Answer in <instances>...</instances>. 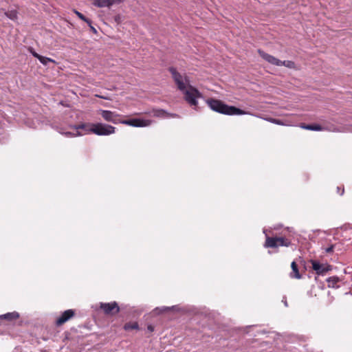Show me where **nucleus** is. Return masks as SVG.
Returning a JSON list of instances; mask_svg holds the SVG:
<instances>
[{"label": "nucleus", "instance_id": "f257e3e1", "mask_svg": "<svg viewBox=\"0 0 352 352\" xmlns=\"http://www.w3.org/2000/svg\"><path fill=\"white\" fill-rule=\"evenodd\" d=\"M208 107L214 111L228 115H245L247 112L235 106L228 105L220 100L208 98L206 100Z\"/></svg>", "mask_w": 352, "mask_h": 352}, {"label": "nucleus", "instance_id": "f03ea898", "mask_svg": "<svg viewBox=\"0 0 352 352\" xmlns=\"http://www.w3.org/2000/svg\"><path fill=\"white\" fill-rule=\"evenodd\" d=\"M184 95L185 100L194 109H198L197 99L203 98L202 94L195 87L188 85L186 88L182 91Z\"/></svg>", "mask_w": 352, "mask_h": 352}, {"label": "nucleus", "instance_id": "7ed1b4c3", "mask_svg": "<svg viewBox=\"0 0 352 352\" xmlns=\"http://www.w3.org/2000/svg\"><path fill=\"white\" fill-rule=\"evenodd\" d=\"M258 53L263 59L272 65L276 66H285L289 69H294L296 67L295 63L292 60H280L260 49L258 50Z\"/></svg>", "mask_w": 352, "mask_h": 352}, {"label": "nucleus", "instance_id": "20e7f679", "mask_svg": "<svg viewBox=\"0 0 352 352\" xmlns=\"http://www.w3.org/2000/svg\"><path fill=\"white\" fill-rule=\"evenodd\" d=\"M168 70L171 74L172 78L179 91H184L186 86L190 85L189 77L186 75H182L175 67H169Z\"/></svg>", "mask_w": 352, "mask_h": 352}, {"label": "nucleus", "instance_id": "39448f33", "mask_svg": "<svg viewBox=\"0 0 352 352\" xmlns=\"http://www.w3.org/2000/svg\"><path fill=\"white\" fill-rule=\"evenodd\" d=\"M292 245V241L285 236H269L266 235L264 247L266 248H277L279 246L289 247Z\"/></svg>", "mask_w": 352, "mask_h": 352}, {"label": "nucleus", "instance_id": "423d86ee", "mask_svg": "<svg viewBox=\"0 0 352 352\" xmlns=\"http://www.w3.org/2000/svg\"><path fill=\"white\" fill-rule=\"evenodd\" d=\"M92 128L89 129L91 133L99 136H105L113 134L116 131V127L102 122L94 123Z\"/></svg>", "mask_w": 352, "mask_h": 352}, {"label": "nucleus", "instance_id": "0eeeda50", "mask_svg": "<svg viewBox=\"0 0 352 352\" xmlns=\"http://www.w3.org/2000/svg\"><path fill=\"white\" fill-rule=\"evenodd\" d=\"M98 309L101 310L105 316H113L118 314L121 309L117 302L112 301L110 302H100Z\"/></svg>", "mask_w": 352, "mask_h": 352}, {"label": "nucleus", "instance_id": "6e6552de", "mask_svg": "<svg viewBox=\"0 0 352 352\" xmlns=\"http://www.w3.org/2000/svg\"><path fill=\"white\" fill-rule=\"evenodd\" d=\"M311 268L318 276H324L333 270V266L327 263H321L316 259H311Z\"/></svg>", "mask_w": 352, "mask_h": 352}, {"label": "nucleus", "instance_id": "1a4fd4ad", "mask_svg": "<svg viewBox=\"0 0 352 352\" xmlns=\"http://www.w3.org/2000/svg\"><path fill=\"white\" fill-rule=\"evenodd\" d=\"M152 121L150 120H144L142 118H131L128 120L120 119V124L134 126V127H144L149 126Z\"/></svg>", "mask_w": 352, "mask_h": 352}, {"label": "nucleus", "instance_id": "9d476101", "mask_svg": "<svg viewBox=\"0 0 352 352\" xmlns=\"http://www.w3.org/2000/svg\"><path fill=\"white\" fill-rule=\"evenodd\" d=\"M99 112L102 118L107 122L115 124H119L120 122V116L114 111L100 109Z\"/></svg>", "mask_w": 352, "mask_h": 352}, {"label": "nucleus", "instance_id": "9b49d317", "mask_svg": "<svg viewBox=\"0 0 352 352\" xmlns=\"http://www.w3.org/2000/svg\"><path fill=\"white\" fill-rule=\"evenodd\" d=\"M76 315V311L74 309H67L63 311L60 316H58L55 321L56 327H60L65 322L69 321L70 319L74 318Z\"/></svg>", "mask_w": 352, "mask_h": 352}, {"label": "nucleus", "instance_id": "f8f14e48", "mask_svg": "<svg viewBox=\"0 0 352 352\" xmlns=\"http://www.w3.org/2000/svg\"><path fill=\"white\" fill-rule=\"evenodd\" d=\"M124 0H93L92 4L97 8L111 7L113 4H119Z\"/></svg>", "mask_w": 352, "mask_h": 352}, {"label": "nucleus", "instance_id": "ddd939ff", "mask_svg": "<svg viewBox=\"0 0 352 352\" xmlns=\"http://www.w3.org/2000/svg\"><path fill=\"white\" fill-rule=\"evenodd\" d=\"M153 115L157 118H178L179 116L176 113H168L162 109H153L152 111Z\"/></svg>", "mask_w": 352, "mask_h": 352}, {"label": "nucleus", "instance_id": "4468645a", "mask_svg": "<svg viewBox=\"0 0 352 352\" xmlns=\"http://www.w3.org/2000/svg\"><path fill=\"white\" fill-rule=\"evenodd\" d=\"M20 315L17 311L8 312L0 316L1 320H6L8 322H12L19 318Z\"/></svg>", "mask_w": 352, "mask_h": 352}, {"label": "nucleus", "instance_id": "2eb2a0df", "mask_svg": "<svg viewBox=\"0 0 352 352\" xmlns=\"http://www.w3.org/2000/svg\"><path fill=\"white\" fill-rule=\"evenodd\" d=\"M122 329L125 331H126V332H131V331H132L133 330H135V331H140V327L139 326V324L136 321L126 322L122 326Z\"/></svg>", "mask_w": 352, "mask_h": 352}, {"label": "nucleus", "instance_id": "dca6fc26", "mask_svg": "<svg viewBox=\"0 0 352 352\" xmlns=\"http://www.w3.org/2000/svg\"><path fill=\"white\" fill-rule=\"evenodd\" d=\"M292 272L289 274V276L292 278L300 279L302 276L299 272L298 265L295 261H292L291 263Z\"/></svg>", "mask_w": 352, "mask_h": 352}, {"label": "nucleus", "instance_id": "f3484780", "mask_svg": "<svg viewBox=\"0 0 352 352\" xmlns=\"http://www.w3.org/2000/svg\"><path fill=\"white\" fill-rule=\"evenodd\" d=\"M92 124H94V123L85 122V123H81L80 124L70 126V128L74 129L76 131H78L79 129H82L87 133H91L89 129L92 128V126H91Z\"/></svg>", "mask_w": 352, "mask_h": 352}, {"label": "nucleus", "instance_id": "a211bd4d", "mask_svg": "<svg viewBox=\"0 0 352 352\" xmlns=\"http://www.w3.org/2000/svg\"><path fill=\"white\" fill-rule=\"evenodd\" d=\"M340 280H341L340 278L336 276H333L329 277L326 279V281L327 282L328 287H331V288H338L340 286L338 285V283Z\"/></svg>", "mask_w": 352, "mask_h": 352}, {"label": "nucleus", "instance_id": "6ab92c4d", "mask_svg": "<svg viewBox=\"0 0 352 352\" xmlns=\"http://www.w3.org/2000/svg\"><path fill=\"white\" fill-rule=\"evenodd\" d=\"M301 127L302 129L310 130V131H320L323 129V127L318 124H303Z\"/></svg>", "mask_w": 352, "mask_h": 352}, {"label": "nucleus", "instance_id": "aec40b11", "mask_svg": "<svg viewBox=\"0 0 352 352\" xmlns=\"http://www.w3.org/2000/svg\"><path fill=\"white\" fill-rule=\"evenodd\" d=\"M171 310H178L177 306L156 307L153 311L157 314L168 312Z\"/></svg>", "mask_w": 352, "mask_h": 352}, {"label": "nucleus", "instance_id": "412c9836", "mask_svg": "<svg viewBox=\"0 0 352 352\" xmlns=\"http://www.w3.org/2000/svg\"><path fill=\"white\" fill-rule=\"evenodd\" d=\"M5 15L10 19L11 20H16L17 19V15H18V12L16 10H8L7 12H5Z\"/></svg>", "mask_w": 352, "mask_h": 352}, {"label": "nucleus", "instance_id": "4be33fe9", "mask_svg": "<svg viewBox=\"0 0 352 352\" xmlns=\"http://www.w3.org/2000/svg\"><path fill=\"white\" fill-rule=\"evenodd\" d=\"M74 13L77 15V16L81 20H82L83 21H85V23H87V25H90V23H92V21L91 19H88L87 17H86L84 14H82L81 12L77 11V10H74Z\"/></svg>", "mask_w": 352, "mask_h": 352}, {"label": "nucleus", "instance_id": "5701e85b", "mask_svg": "<svg viewBox=\"0 0 352 352\" xmlns=\"http://www.w3.org/2000/svg\"><path fill=\"white\" fill-rule=\"evenodd\" d=\"M38 60L44 65H47L49 63H55L56 61L50 58L41 56L38 58Z\"/></svg>", "mask_w": 352, "mask_h": 352}, {"label": "nucleus", "instance_id": "b1692460", "mask_svg": "<svg viewBox=\"0 0 352 352\" xmlns=\"http://www.w3.org/2000/svg\"><path fill=\"white\" fill-rule=\"evenodd\" d=\"M265 120L271 123L276 124L278 125H285L284 122L280 119H276V118H265Z\"/></svg>", "mask_w": 352, "mask_h": 352}, {"label": "nucleus", "instance_id": "393cba45", "mask_svg": "<svg viewBox=\"0 0 352 352\" xmlns=\"http://www.w3.org/2000/svg\"><path fill=\"white\" fill-rule=\"evenodd\" d=\"M61 133L65 135L67 138L75 137V136H78V135H82L78 131H76V133L67 131V132H62Z\"/></svg>", "mask_w": 352, "mask_h": 352}, {"label": "nucleus", "instance_id": "a878e982", "mask_svg": "<svg viewBox=\"0 0 352 352\" xmlns=\"http://www.w3.org/2000/svg\"><path fill=\"white\" fill-rule=\"evenodd\" d=\"M28 51L31 53V54L34 57L38 59V58L41 56L40 54H38L37 52H35V50L32 47H30L28 48Z\"/></svg>", "mask_w": 352, "mask_h": 352}, {"label": "nucleus", "instance_id": "bb28decb", "mask_svg": "<svg viewBox=\"0 0 352 352\" xmlns=\"http://www.w3.org/2000/svg\"><path fill=\"white\" fill-rule=\"evenodd\" d=\"M334 248H335V245L332 244L330 246H329L328 248H322V249L324 250V252L326 253L330 254L333 252Z\"/></svg>", "mask_w": 352, "mask_h": 352}, {"label": "nucleus", "instance_id": "cd10ccee", "mask_svg": "<svg viewBox=\"0 0 352 352\" xmlns=\"http://www.w3.org/2000/svg\"><path fill=\"white\" fill-rule=\"evenodd\" d=\"M337 193H338L340 195H343L344 193V186H338L336 188Z\"/></svg>", "mask_w": 352, "mask_h": 352}, {"label": "nucleus", "instance_id": "c85d7f7f", "mask_svg": "<svg viewBox=\"0 0 352 352\" xmlns=\"http://www.w3.org/2000/svg\"><path fill=\"white\" fill-rule=\"evenodd\" d=\"M114 19V21L118 23H121V16L120 14H117L116 16H114L113 17Z\"/></svg>", "mask_w": 352, "mask_h": 352}, {"label": "nucleus", "instance_id": "c756f323", "mask_svg": "<svg viewBox=\"0 0 352 352\" xmlns=\"http://www.w3.org/2000/svg\"><path fill=\"white\" fill-rule=\"evenodd\" d=\"M91 24L92 23H90V25H88L89 27L90 28L91 32H93L94 34H97L98 33L97 30L94 26H92Z\"/></svg>", "mask_w": 352, "mask_h": 352}, {"label": "nucleus", "instance_id": "7c9ffc66", "mask_svg": "<svg viewBox=\"0 0 352 352\" xmlns=\"http://www.w3.org/2000/svg\"><path fill=\"white\" fill-rule=\"evenodd\" d=\"M154 327L152 325V324H148L147 326V330L150 332H153L154 331Z\"/></svg>", "mask_w": 352, "mask_h": 352}, {"label": "nucleus", "instance_id": "2f4dec72", "mask_svg": "<svg viewBox=\"0 0 352 352\" xmlns=\"http://www.w3.org/2000/svg\"><path fill=\"white\" fill-rule=\"evenodd\" d=\"M120 325H121L120 324H118V323H117V322H115V323H113V324H112V327H120Z\"/></svg>", "mask_w": 352, "mask_h": 352}, {"label": "nucleus", "instance_id": "473e14b6", "mask_svg": "<svg viewBox=\"0 0 352 352\" xmlns=\"http://www.w3.org/2000/svg\"><path fill=\"white\" fill-rule=\"evenodd\" d=\"M284 304H285V305L286 307H287V306H288V304H287V300H286L284 301Z\"/></svg>", "mask_w": 352, "mask_h": 352}]
</instances>
